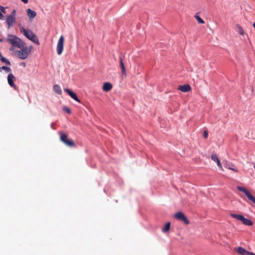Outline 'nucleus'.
Returning <instances> with one entry per match:
<instances>
[{
  "instance_id": "f257e3e1",
  "label": "nucleus",
  "mask_w": 255,
  "mask_h": 255,
  "mask_svg": "<svg viewBox=\"0 0 255 255\" xmlns=\"http://www.w3.org/2000/svg\"><path fill=\"white\" fill-rule=\"evenodd\" d=\"M19 29L20 32L29 40L36 43L37 45H39L40 44L38 39L31 30L25 29L21 26H19Z\"/></svg>"
},
{
  "instance_id": "f03ea898",
  "label": "nucleus",
  "mask_w": 255,
  "mask_h": 255,
  "mask_svg": "<svg viewBox=\"0 0 255 255\" xmlns=\"http://www.w3.org/2000/svg\"><path fill=\"white\" fill-rule=\"evenodd\" d=\"M6 41L13 47L21 48L24 45V43L19 38L12 34H8Z\"/></svg>"
},
{
  "instance_id": "7ed1b4c3",
  "label": "nucleus",
  "mask_w": 255,
  "mask_h": 255,
  "mask_svg": "<svg viewBox=\"0 0 255 255\" xmlns=\"http://www.w3.org/2000/svg\"><path fill=\"white\" fill-rule=\"evenodd\" d=\"M20 48V50L16 51V55L17 57L21 59H25L30 54L32 46H30L28 47H24V45H23V46Z\"/></svg>"
},
{
  "instance_id": "20e7f679",
  "label": "nucleus",
  "mask_w": 255,
  "mask_h": 255,
  "mask_svg": "<svg viewBox=\"0 0 255 255\" xmlns=\"http://www.w3.org/2000/svg\"><path fill=\"white\" fill-rule=\"evenodd\" d=\"M60 139L65 144L69 147L75 146L74 141L71 138H69L68 135L63 132H60Z\"/></svg>"
},
{
  "instance_id": "39448f33",
  "label": "nucleus",
  "mask_w": 255,
  "mask_h": 255,
  "mask_svg": "<svg viewBox=\"0 0 255 255\" xmlns=\"http://www.w3.org/2000/svg\"><path fill=\"white\" fill-rule=\"evenodd\" d=\"M6 22L8 25V28L11 27L15 22V10L13 9L10 15L7 16Z\"/></svg>"
},
{
  "instance_id": "423d86ee",
  "label": "nucleus",
  "mask_w": 255,
  "mask_h": 255,
  "mask_svg": "<svg viewBox=\"0 0 255 255\" xmlns=\"http://www.w3.org/2000/svg\"><path fill=\"white\" fill-rule=\"evenodd\" d=\"M238 190L243 192L245 194L248 198L255 204V198L251 194V193L244 187L237 186Z\"/></svg>"
},
{
  "instance_id": "0eeeda50",
  "label": "nucleus",
  "mask_w": 255,
  "mask_h": 255,
  "mask_svg": "<svg viewBox=\"0 0 255 255\" xmlns=\"http://www.w3.org/2000/svg\"><path fill=\"white\" fill-rule=\"evenodd\" d=\"M64 36L61 35L58 40L57 45V53L59 55H61L63 52L64 48Z\"/></svg>"
},
{
  "instance_id": "6e6552de",
  "label": "nucleus",
  "mask_w": 255,
  "mask_h": 255,
  "mask_svg": "<svg viewBox=\"0 0 255 255\" xmlns=\"http://www.w3.org/2000/svg\"><path fill=\"white\" fill-rule=\"evenodd\" d=\"M174 216L176 219L184 222L185 224H189V221L182 212H178Z\"/></svg>"
},
{
  "instance_id": "1a4fd4ad",
  "label": "nucleus",
  "mask_w": 255,
  "mask_h": 255,
  "mask_svg": "<svg viewBox=\"0 0 255 255\" xmlns=\"http://www.w3.org/2000/svg\"><path fill=\"white\" fill-rule=\"evenodd\" d=\"M15 80V77L13 74L10 73L7 76V82L8 84L11 87L13 88L14 89H17V87L14 83V81Z\"/></svg>"
},
{
  "instance_id": "9d476101",
  "label": "nucleus",
  "mask_w": 255,
  "mask_h": 255,
  "mask_svg": "<svg viewBox=\"0 0 255 255\" xmlns=\"http://www.w3.org/2000/svg\"><path fill=\"white\" fill-rule=\"evenodd\" d=\"M64 91L67 93V94L74 100L76 101L77 102L79 103H81V101L78 98L76 94L71 91L70 90L66 88L64 89Z\"/></svg>"
},
{
  "instance_id": "9b49d317",
  "label": "nucleus",
  "mask_w": 255,
  "mask_h": 255,
  "mask_svg": "<svg viewBox=\"0 0 255 255\" xmlns=\"http://www.w3.org/2000/svg\"><path fill=\"white\" fill-rule=\"evenodd\" d=\"M177 89L183 92H187L191 90V88L189 84H185L179 86Z\"/></svg>"
},
{
  "instance_id": "f8f14e48",
  "label": "nucleus",
  "mask_w": 255,
  "mask_h": 255,
  "mask_svg": "<svg viewBox=\"0 0 255 255\" xmlns=\"http://www.w3.org/2000/svg\"><path fill=\"white\" fill-rule=\"evenodd\" d=\"M235 251L241 255H247L248 253V251L240 247L235 248Z\"/></svg>"
},
{
  "instance_id": "ddd939ff",
  "label": "nucleus",
  "mask_w": 255,
  "mask_h": 255,
  "mask_svg": "<svg viewBox=\"0 0 255 255\" xmlns=\"http://www.w3.org/2000/svg\"><path fill=\"white\" fill-rule=\"evenodd\" d=\"M27 13L29 18L30 20L33 19L36 15V12L30 8H28L27 9Z\"/></svg>"
},
{
  "instance_id": "4468645a",
  "label": "nucleus",
  "mask_w": 255,
  "mask_h": 255,
  "mask_svg": "<svg viewBox=\"0 0 255 255\" xmlns=\"http://www.w3.org/2000/svg\"><path fill=\"white\" fill-rule=\"evenodd\" d=\"M119 59H120V67H121V68L122 70V74L123 75H125L126 74V68H125L124 62H123V58L121 56H120Z\"/></svg>"
},
{
  "instance_id": "2eb2a0df",
  "label": "nucleus",
  "mask_w": 255,
  "mask_h": 255,
  "mask_svg": "<svg viewBox=\"0 0 255 255\" xmlns=\"http://www.w3.org/2000/svg\"><path fill=\"white\" fill-rule=\"evenodd\" d=\"M112 88V85L110 83H105L104 84L103 89L104 91L108 92L110 91Z\"/></svg>"
},
{
  "instance_id": "dca6fc26",
  "label": "nucleus",
  "mask_w": 255,
  "mask_h": 255,
  "mask_svg": "<svg viewBox=\"0 0 255 255\" xmlns=\"http://www.w3.org/2000/svg\"><path fill=\"white\" fill-rule=\"evenodd\" d=\"M241 222L243 224L247 226H252L253 224V222L251 220L245 218L244 216L243 217Z\"/></svg>"
},
{
  "instance_id": "f3484780",
  "label": "nucleus",
  "mask_w": 255,
  "mask_h": 255,
  "mask_svg": "<svg viewBox=\"0 0 255 255\" xmlns=\"http://www.w3.org/2000/svg\"><path fill=\"white\" fill-rule=\"evenodd\" d=\"M230 216L233 217V218H235L239 221H242V219L244 217L241 214H237L234 213H231L230 214Z\"/></svg>"
},
{
  "instance_id": "a211bd4d",
  "label": "nucleus",
  "mask_w": 255,
  "mask_h": 255,
  "mask_svg": "<svg viewBox=\"0 0 255 255\" xmlns=\"http://www.w3.org/2000/svg\"><path fill=\"white\" fill-rule=\"evenodd\" d=\"M53 90L55 93L59 95H61L62 94V90L58 85H55L53 86Z\"/></svg>"
},
{
  "instance_id": "6ab92c4d",
  "label": "nucleus",
  "mask_w": 255,
  "mask_h": 255,
  "mask_svg": "<svg viewBox=\"0 0 255 255\" xmlns=\"http://www.w3.org/2000/svg\"><path fill=\"white\" fill-rule=\"evenodd\" d=\"M225 167L230 170H232L235 172H238V170L237 168L234 167L233 165H230V164L227 163L225 165Z\"/></svg>"
},
{
  "instance_id": "aec40b11",
  "label": "nucleus",
  "mask_w": 255,
  "mask_h": 255,
  "mask_svg": "<svg viewBox=\"0 0 255 255\" xmlns=\"http://www.w3.org/2000/svg\"><path fill=\"white\" fill-rule=\"evenodd\" d=\"M170 222H168L167 223L164 227L162 229V231L163 232V233H166L167 232V231H169V229H170Z\"/></svg>"
},
{
  "instance_id": "412c9836",
  "label": "nucleus",
  "mask_w": 255,
  "mask_h": 255,
  "mask_svg": "<svg viewBox=\"0 0 255 255\" xmlns=\"http://www.w3.org/2000/svg\"><path fill=\"white\" fill-rule=\"evenodd\" d=\"M2 70L5 71L6 72H9L11 71L9 67L5 66L0 67V72H1Z\"/></svg>"
},
{
  "instance_id": "4be33fe9",
  "label": "nucleus",
  "mask_w": 255,
  "mask_h": 255,
  "mask_svg": "<svg viewBox=\"0 0 255 255\" xmlns=\"http://www.w3.org/2000/svg\"><path fill=\"white\" fill-rule=\"evenodd\" d=\"M0 60L2 61V62L5 63V64L7 65H10V62L6 58L1 57V58H0Z\"/></svg>"
},
{
  "instance_id": "5701e85b",
  "label": "nucleus",
  "mask_w": 255,
  "mask_h": 255,
  "mask_svg": "<svg viewBox=\"0 0 255 255\" xmlns=\"http://www.w3.org/2000/svg\"><path fill=\"white\" fill-rule=\"evenodd\" d=\"M195 18L197 20L198 22L200 24H203L205 23L204 21L198 15H195Z\"/></svg>"
},
{
  "instance_id": "b1692460",
  "label": "nucleus",
  "mask_w": 255,
  "mask_h": 255,
  "mask_svg": "<svg viewBox=\"0 0 255 255\" xmlns=\"http://www.w3.org/2000/svg\"><path fill=\"white\" fill-rule=\"evenodd\" d=\"M238 32H239V34H240L241 35H244L245 34V32H244L243 28L241 26L238 25Z\"/></svg>"
},
{
  "instance_id": "393cba45",
  "label": "nucleus",
  "mask_w": 255,
  "mask_h": 255,
  "mask_svg": "<svg viewBox=\"0 0 255 255\" xmlns=\"http://www.w3.org/2000/svg\"><path fill=\"white\" fill-rule=\"evenodd\" d=\"M63 110L64 112L67 113L68 114H71V113L70 109L66 106H64L63 107Z\"/></svg>"
},
{
  "instance_id": "a878e982",
  "label": "nucleus",
  "mask_w": 255,
  "mask_h": 255,
  "mask_svg": "<svg viewBox=\"0 0 255 255\" xmlns=\"http://www.w3.org/2000/svg\"><path fill=\"white\" fill-rule=\"evenodd\" d=\"M211 159H212V160L215 162L219 159V158L216 154H213L211 155Z\"/></svg>"
},
{
  "instance_id": "bb28decb",
  "label": "nucleus",
  "mask_w": 255,
  "mask_h": 255,
  "mask_svg": "<svg viewBox=\"0 0 255 255\" xmlns=\"http://www.w3.org/2000/svg\"><path fill=\"white\" fill-rule=\"evenodd\" d=\"M215 162L217 163V164L218 165V166L221 169H223V167H222V165L221 164V163H220V161L219 160V159H218L216 161H215Z\"/></svg>"
},
{
  "instance_id": "cd10ccee",
  "label": "nucleus",
  "mask_w": 255,
  "mask_h": 255,
  "mask_svg": "<svg viewBox=\"0 0 255 255\" xmlns=\"http://www.w3.org/2000/svg\"><path fill=\"white\" fill-rule=\"evenodd\" d=\"M215 162L217 163V164L218 165V166L221 169H223V167H222V165L221 164V163H220V161L219 160V159H218L216 161H215Z\"/></svg>"
},
{
  "instance_id": "c85d7f7f",
  "label": "nucleus",
  "mask_w": 255,
  "mask_h": 255,
  "mask_svg": "<svg viewBox=\"0 0 255 255\" xmlns=\"http://www.w3.org/2000/svg\"><path fill=\"white\" fill-rule=\"evenodd\" d=\"M0 11L1 12V13H6V11H5V8L0 5Z\"/></svg>"
},
{
  "instance_id": "c756f323",
  "label": "nucleus",
  "mask_w": 255,
  "mask_h": 255,
  "mask_svg": "<svg viewBox=\"0 0 255 255\" xmlns=\"http://www.w3.org/2000/svg\"><path fill=\"white\" fill-rule=\"evenodd\" d=\"M208 136V131H206V130H205L204 131V133H203V137L205 138H207V137Z\"/></svg>"
},
{
  "instance_id": "7c9ffc66",
  "label": "nucleus",
  "mask_w": 255,
  "mask_h": 255,
  "mask_svg": "<svg viewBox=\"0 0 255 255\" xmlns=\"http://www.w3.org/2000/svg\"><path fill=\"white\" fill-rule=\"evenodd\" d=\"M247 255H255V254L248 251Z\"/></svg>"
},
{
  "instance_id": "2f4dec72",
  "label": "nucleus",
  "mask_w": 255,
  "mask_h": 255,
  "mask_svg": "<svg viewBox=\"0 0 255 255\" xmlns=\"http://www.w3.org/2000/svg\"><path fill=\"white\" fill-rule=\"evenodd\" d=\"M24 3H27L28 2V0H21Z\"/></svg>"
},
{
  "instance_id": "473e14b6",
  "label": "nucleus",
  "mask_w": 255,
  "mask_h": 255,
  "mask_svg": "<svg viewBox=\"0 0 255 255\" xmlns=\"http://www.w3.org/2000/svg\"><path fill=\"white\" fill-rule=\"evenodd\" d=\"M20 65L22 66L23 67H25V66H26L25 63H24V62L21 63Z\"/></svg>"
},
{
  "instance_id": "72a5a7b5",
  "label": "nucleus",
  "mask_w": 255,
  "mask_h": 255,
  "mask_svg": "<svg viewBox=\"0 0 255 255\" xmlns=\"http://www.w3.org/2000/svg\"><path fill=\"white\" fill-rule=\"evenodd\" d=\"M9 50H10V51H12V50H13V47H11V48L9 49Z\"/></svg>"
},
{
  "instance_id": "f704fd0d",
  "label": "nucleus",
  "mask_w": 255,
  "mask_h": 255,
  "mask_svg": "<svg viewBox=\"0 0 255 255\" xmlns=\"http://www.w3.org/2000/svg\"><path fill=\"white\" fill-rule=\"evenodd\" d=\"M1 57H2V55H1V53L0 52V58H1Z\"/></svg>"
},
{
  "instance_id": "c9c22d12",
  "label": "nucleus",
  "mask_w": 255,
  "mask_h": 255,
  "mask_svg": "<svg viewBox=\"0 0 255 255\" xmlns=\"http://www.w3.org/2000/svg\"><path fill=\"white\" fill-rule=\"evenodd\" d=\"M2 40L0 38V42H1Z\"/></svg>"
}]
</instances>
